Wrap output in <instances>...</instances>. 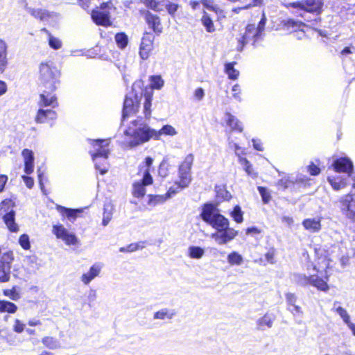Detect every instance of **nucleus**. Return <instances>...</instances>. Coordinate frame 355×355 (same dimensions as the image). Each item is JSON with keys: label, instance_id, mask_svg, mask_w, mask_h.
I'll return each instance as SVG.
<instances>
[{"label": "nucleus", "instance_id": "f257e3e1", "mask_svg": "<svg viewBox=\"0 0 355 355\" xmlns=\"http://www.w3.org/2000/svg\"><path fill=\"white\" fill-rule=\"evenodd\" d=\"M201 217L204 221L217 230L211 234V238L218 245H224L234 239L238 232L229 227V220L218 212L215 205L205 204L202 208Z\"/></svg>", "mask_w": 355, "mask_h": 355}, {"label": "nucleus", "instance_id": "f03ea898", "mask_svg": "<svg viewBox=\"0 0 355 355\" xmlns=\"http://www.w3.org/2000/svg\"><path fill=\"white\" fill-rule=\"evenodd\" d=\"M154 129L141 119L133 120L123 132V143L125 146L133 148L154 139Z\"/></svg>", "mask_w": 355, "mask_h": 355}, {"label": "nucleus", "instance_id": "7ed1b4c3", "mask_svg": "<svg viewBox=\"0 0 355 355\" xmlns=\"http://www.w3.org/2000/svg\"><path fill=\"white\" fill-rule=\"evenodd\" d=\"M46 91V89H44L40 95L38 101L40 109L35 116V121L39 123H49L57 117L56 112L53 110V108L58 105L57 97L52 94L54 91Z\"/></svg>", "mask_w": 355, "mask_h": 355}, {"label": "nucleus", "instance_id": "20e7f679", "mask_svg": "<svg viewBox=\"0 0 355 355\" xmlns=\"http://www.w3.org/2000/svg\"><path fill=\"white\" fill-rule=\"evenodd\" d=\"M60 71L51 61L42 62L39 66L40 84L47 91H55L60 86Z\"/></svg>", "mask_w": 355, "mask_h": 355}, {"label": "nucleus", "instance_id": "39448f33", "mask_svg": "<svg viewBox=\"0 0 355 355\" xmlns=\"http://www.w3.org/2000/svg\"><path fill=\"white\" fill-rule=\"evenodd\" d=\"M92 142L93 150H91L89 153L95 163L96 169L99 171L101 175H104L108 171L107 159L110 154V150L107 148L110 144V140L97 139L92 140Z\"/></svg>", "mask_w": 355, "mask_h": 355}, {"label": "nucleus", "instance_id": "423d86ee", "mask_svg": "<svg viewBox=\"0 0 355 355\" xmlns=\"http://www.w3.org/2000/svg\"><path fill=\"white\" fill-rule=\"evenodd\" d=\"M144 82L141 80L135 81L132 87V92L124 100L123 108V121L128 116L135 114L139 109V101L144 94Z\"/></svg>", "mask_w": 355, "mask_h": 355}, {"label": "nucleus", "instance_id": "0eeeda50", "mask_svg": "<svg viewBox=\"0 0 355 355\" xmlns=\"http://www.w3.org/2000/svg\"><path fill=\"white\" fill-rule=\"evenodd\" d=\"M194 160L193 154L187 155L179 166L178 178L182 187H188L191 181V169Z\"/></svg>", "mask_w": 355, "mask_h": 355}, {"label": "nucleus", "instance_id": "6e6552de", "mask_svg": "<svg viewBox=\"0 0 355 355\" xmlns=\"http://www.w3.org/2000/svg\"><path fill=\"white\" fill-rule=\"evenodd\" d=\"M323 0H302L289 3L286 6L292 7L304 12L320 14L323 6Z\"/></svg>", "mask_w": 355, "mask_h": 355}, {"label": "nucleus", "instance_id": "1a4fd4ad", "mask_svg": "<svg viewBox=\"0 0 355 355\" xmlns=\"http://www.w3.org/2000/svg\"><path fill=\"white\" fill-rule=\"evenodd\" d=\"M342 213L349 219L355 220V193H349L340 200Z\"/></svg>", "mask_w": 355, "mask_h": 355}, {"label": "nucleus", "instance_id": "9d476101", "mask_svg": "<svg viewBox=\"0 0 355 355\" xmlns=\"http://www.w3.org/2000/svg\"><path fill=\"white\" fill-rule=\"evenodd\" d=\"M52 232L57 239L62 240L67 245H76L78 243L76 235L69 232L62 225H53Z\"/></svg>", "mask_w": 355, "mask_h": 355}, {"label": "nucleus", "instance_id": "9b49d317", "mask_svg": "<svg viewBox=\"0 0 355 355\" xmlns=\"http://www.w3.org/2000/svg\"><path fill=\"white\" fill-rule=\"evenodd\" d=\"M260 37L261 35L254 24L248 25L244 35L239 40L238 51H241L244 45L250 42L254 44Z\"/></svg>", "mask_w": 355, "mask_h": 355}, {"label": "nucleus", "instance_id": "f8f14e48", "mask_svg": "<svg viewBox=\"0 0 355 355\" xmlns=\"http://www.w3.org/2000/svg\"><path fill=\"white\" fill-rule=\"evenodd\" d=\"M153 183V178L148 170H145L143 179L135 182L132 185V193L135 198H142L146 193L145 186Z\"/></svg>", "mask_w": 355, "mask_h": 355}, {"label": "nucleus", "instance_id": "ddd939ff", "mask_svg": "<svg viewBox=\"0 0 355 355\" xmlns=\"http://www.w3.org/2000/svg\"><path fill=\"white\" fill-rule=\"evenodd\" d=\"M331 166L335 171L342 173H343V175H347V176L350 175L353 169V164L352 161L346 157H341L335 159Z\"/></svg>", "mask_w": 355, "mask_h": 355}, {"label": "nucleus", "instance_id": "4468645a", "mask_svg": "<svg viewBox=\"0 0 355 355\" xmlns=\"http://www.w3.org/2000/svg\"><path fill=\"white\" fill-rule=\"evenodd\" d=\"M155 37L152 34L146 33L141 39L139 48V56L142 60H147L153 49Z\"/></svg>", "mask_w": 355, "mask_h": 355}, {"label": "nucleus", "instance_id": "2eb2a0df", "mask_svg": "<svg viewBox=\"0 0 355 355\" xmlns=\"http://www.w3.org/2000/svg\"><path fill=\"white\" fill-rule=\"evenodd\" d=\"M314 269L318 273H320V275L324 278V279L319 277L318 275H311V284L316 287L318 290L322 291H327L329 290V286L327 284V282L329 279L327 272L325 270L324 275H323V272L320 270V268H317L316 266H315Z\"/></svg>", "mask_w": 355, "mask_h": 355}, {"label": "nucleus", "instance_id": "dca6fc26", "mask_svg": "<svg viewBox=\"0 0 355 355\" xmlns=\"http://www.w3.org/2000/svg\"><path fill=\"white\" fill-rule=\"evenodd\" d=\"M283 26L285 29L291 32H295L296 37L298 39H302L305 37V33L302 29L305 26V24L300 21L289 19L284 21Z\"/></svg>", "mask_w": 355, "mask_h": 355}, {"label": "nucleus", "instance_id": "f3484780", "mask_svg": "<svg viewBox=\"0 0 355 355\" xmlns=\"http://www.w3.org/2000/svg\"><path fill=\"white\" fill-rule=\"evenodd\" d=\"M102 268L103 266L100 263L93 264L88 272L82 275L80 277L81 282L85 285H88L94 279L100 275Z\"/></svg>", "mask_w": 355, "mask_h": 355}, {"label": "nucleus", "instance_id": "a211bd4d", "mask_svg": "<svg viewBox=\"0 0 355 355\" xmlns=\"http://www.w3.org/2000/svg\"><path fill=\"white\" fill-rule=\"evenodd\" d=\"M8 44L0 38V73H3L8 65Z\"/></svg>", "mask_w": 355, "mask_h": 355}, {"label": "nucleus", "instance_id": "6ab92c4d", "mask_svg": "<svg viewBox=\"0 0 355 355\" xmlns=\"http://www.w3.org/2000/svg\"><path fill=\"white\" fill-rule=\"evenodd\" d=\"M92 18L98 25L109 26L112 24L109 13L105 11L94 10L92 13Z\"/></svg>", "mask_w": 355, "mask_h": 355}, {"label": "nucleus", "instance_id": "aec40b11", "mask_svg": "<svg viewBox=\"0 0 355 355\" xmlns=\"http://www.w3.org/2000/svg\"><path fill=\"white\" fill-rule=\"evenodd\" d=\"M348 177L347 175L329 176L328 182L334 190L338 191L346 187Z\"/></svg>", "mask_w": 355, "mask_h": 355}, {"label": "nucleus", "instance_id": "412c9836", "mask_svg": "<svg viewBox=\"0 0 355 355\" xmlns=\"http://www.w3.org/2000/svg\"><path fill=\"white\" fill-rule=\"evenodd\" d=\"M22 156L24 160V172L31 174L34 170V156L32 150L24 149L22 151Z\"/></svg>", "mask_w": 355, "mask_h": 355}, {"label": "nucleus", "instance_id": "4be33fe9", "mask_svg": "<svg viewBox=\"0 0 355 355\" xmlns=\"http://www.w3.org/2000/svg\"><path fill=\"white\" fill-rule=\"evenodd\" d=\"M146 21L155 33L159 34L162 32L160 19L158 16L148 11L146 14Z\"/></svg>", "mask_w": 355, "mask_h": 355}, {"label": "nucleus", "instance_id": "5701e85b", "mask_svg": "<svg viewBox=\"0 0 355 355\" xmlns=\"http://www.w3.org/2000/svg\"><path fill=\"white\" fill-rule=\"evenodd\" d=\"M275 317L273 314L266 313L263 317L257 320V329L259 330H265L266 328H271Z\"/></svg>", "mask_w": 355, "mask_h": 355}, {"label": "nucleus", "instance_id": "b1692460", "mask_svg": "<svg viewBox=\"0 0 355 355\" xmlns=\"http://www.w3.org/2000/svg\"><path fill=\"white\" fill-rule=\"evenodd\" d=\"M15 211L11 209L3 216V220L10 232H17L19 227L15 221Z\"/></svg>", "mask_w": 355, "mask_h": 355}, {"label": "nucleus", "instance_id": "393cba45", "mask_svg": "<svg viewBox=\"0 0 355 355\" xmlns=\"http://www.w3.org/2000/svg\"><path fill=\"white\" fill-rule=\"evenodd\" d=\"M56 209L59 213H60L62 216H66L69 220H74L78 215L83 211L82 209H70L66 208L61 205H57Z\"/></svg>", "mask_w": 355, "mask_h": 355}, {"label": "nucleus", "instance_id": "a878e982", "mask_svg": "<svg viewBox=\"0 0 355 355\" xmlns=\"http://www.w3.org/2000/svg\"><path fill=\"white\" fill-rule=\"evenodd\" d=\"M225 119L227 125L231 128L232 130H237L240 132L243 131V126L238 119L230 113H226Z\"/></svg>", "mask_w": 355, "mask_h": 355}, {"label": "nucleus", "instance_id": "bb28decb", "mask_svg": "<svg viewBox=\"0 0 355 355\" xmlns=\"http://www.w3.org/2000/svg\"><path fill=\"white\" fill-rule=\"evenodd\" d=\"M154 132L155 140L159 139L162 135L174 136L178 133L175 128L171 125H165L159 130L154 129Z\"/></svg>", "mask_w": 355, "mask_h": 355}, {"label": "nucleus", "instance_id": "cd10ccee", "mask_svg": "<svg viewBox=\"0 0 355 355\" xmlns=\"http://www.w3.org/2000/svg\"><path fill=\"white\" fill-rule=\"evenodd\" d=\"M42 32L45 33L48 35V43L49 46L54 50H59L62 46V42L58 37L51 35V33L45 28L41 30Z\"/></svg>", "mask_w": 355, "mask_h": 355}, {"label": "nucleus", "instance_id": "c85d7f7f", "mask_svg": "<svg viewBox=\"0 0 355 355\" xmlns=\"http://www.w3.org/2000/svg\"><path fill=\"white\" fill-rule=\"evenodd\" d=\"M26 10L33 17H34L36 19H39L41 21H46L50 17L49 12L45 10L35 9L31 7H26Z\"/></svg>", "mask_w": 355, "mask_h": 355}, {"label": "nucleus", "instance_id": "c756f323", "mask_svg": "<svg viewBox=\"0 0 355 355\" xmlns=\"http://www.w3.org/2000/svg\"><path fill=\"white\" fill-rule=\"evenodd\" d=\"M302 225L306 230L313 232H318L321 228L320 220L316 218H307Z\"/></svg>", "mask_w": 355, "mask_h": 355}, {"label": "nucleus", "instance_id": "7c9ffc66", "mask_svg": "<svg viewBox=\"0 0 355 355\" xmlns=\"http://www.w3.org/2000/svg\"><path fill=\"white\" fill-rule=\"evenodd\" d=\"M175 315L173 310L166 308L160 309L154 313L153 318L157 320H171Z\"/></svg>", "mask_w": 355, "mask_h": 355}, {"label": "nucleus", "instance_id": "2f4dec72", "mask_svg": "<svg viewBox=\"0 0 355 355\" xmlns=\"http://www.w3.org/2000/svg\"><path fill=\"white\" fill-rule=\"evenodd\" d=\"M205 254V250L199 246L191 245L188 248L187 255L195 259H201Z\"/></svg>", "mask_w": 355, "mask_h": 355}, {"label": "nucleus", "instance_id": "473e14b6", "mask_svg": "<svg viewBox=\"0 0 355 355\" xmlns=\"http://www.w3.org/2000/svg\"><path fill=\"white\" fill-rule=\"evenodd\" d=\"M14 260L13 252L10 250L3 252L0 259V266L3 267H8V269H11V263Z\"/></svg>", "mask_w": 355, "mask_h": 355}, {"label": "nucleus", "instance_id": "72a5a7b5", "mask_svg": "<svg viewBox=\"0 0 355 355\" xmlns=\"http://www.w3.org/2000/svg\"><path fill=\"white\" fill-rule=\"evenodd\" d=\"M235 62H229L225 65V71L231 80H236L239 76V71L234 67Z\"/></svg>", "mask_w": 355, "mask_h": 355}, {"label": "nucleus", "instance_id": "f704fd0d", "mask_svg": "<svg viewBox=\"0 0 355 355\" xmlns=\"http://www.w3.org/2000/svg\"><path fill=\"white\" fill-rule=\"evenodd\" d=\"M17 311V306L14 303L8 301H0V312L15 313Z\"/></svg>", "mask_w": 355, "mask_h": 355}, {"label": "nucleus", "instance_id": "c9c22d12", "mask_svg": "<svg viewBox=\"0 0 355 355\" xmlns=\"http://www.w3.org/2000/svg\"><path fill=\"white\" fill-rule=\"evenodd\" d=\"M239 162L243 167V169L248 175H250L252 178L257 177V173L253 171L252 164L246 158L239 157Z\"/></svg>", "mask_w": 355, "mask_h": 355}, {"label": "nucleus", "instance_id": "e433bc0d", "mask_svg": "<svg viewBox=\"0 0 355 355\" xmlns=\"http://www.w3.org/2000/svg\"><path fill=\"white\" fill-rule=\"evenodd\" d=\"M201 21L207 32L213 33L215 31L213 21L206 12H204Z\"/></svg>", "mask_w": 355, "mask_h": 355}, {"label": "nucleus", "instance_id": "4c0bfd02", "mask_svg": "<svg viewBox=\"0 0 355 355\" xmlns=\"http://www.w3.org/2000/svg\"><path fill=\"white\" fill-rule=\"evenodd\" d=\"M145 101L144 103V114L145 118L148 119L151 115V101H152V94L148 93H145Z\"/></svg>", "mask_w": 355, "mask_h": 355}, {"label": "nucleus", "instance_id": "58836bf2", "mask_svg": "<svg viewBox=\"0 0 355 355\" xmlns=\"http://www.w3.org/2000/svg\"><path fill=\"white\" fill-rule=\"evenodd\" d=\"M227 262L230 265L240 266L243 262V257L236 252H231L227 256Z\"/></svg>", "mask_w": 355, "mask_h": 355}, {"label": "nucleus", "instance_id": "ea45409f", "mask_svg": "<svg viewBox=\"0 0 355 355\" xmlns=\"http://www.w3.org/2000/svg\"><path fill=\"white\" fill-rule=\"evenodd\" d=\"M148 205L150 206H156L159 204H162L166 202L168 199L164 195H149L148 196Z\"/></svg>", "mask_w": 355, "mask_h": 355}, {"label": "nucleus", "instance_id": "a19ab883", "mask_svg": "<svg viewBox=\"0 0 355 355\" xmlns=\"http://www.w3.org/2000/svg\"><path fill=\"white\" fill-rule=\"evenodd\" d=\"M215 190L216 191L217 197L223 200H228L231 198V194L227 191L224 185L216 186Z\"/></svg>", "mask_w": 355, "mask_h": 355}, {"label": "nucleus", "instance_id": "79ce46f5", "mask_svg": "<svg viewBox=\"0 0 355 355\" xmlns=\"http://www.w3.org/2000/svg\"><path fill=\"white\" fill-rule=\"evenodd\" d=\"M115 42L120 49H124L128 44V35L124 33H119L115 35Z\"/></svg>", "mask_w": 355, "mask_h": 355}, {"label": "nucleus", "instance_id": "37998d69", "mask_svg": "<svg viewBox=\"0 0 355 355\" xmlns=\"http://www.w3.org/2000/svg\"><path fill=\"white\" fill-rule=\"evenodd\" d=\"M243 213L241 211L240 206L236 205L234 209L230 212V216L233 218L234 220L237 223H241L243 220Z\"/></svg>", "mask_w": 355, "mask_h": 355}, {"label": "nucleus", "instance_id": "c03bdc74", "mask_svg": "<svg viewBox=\"0 0 355 355\" xmlns=\"http://www.w3.org/2000/svg\"><path fill=\"white\" fill-rule=\"evenodd\" d=\"M150 80L151 87L155 89H160L164 84V81L160 76H152Z\"/></svg>", "mask_w": 355, "mask_h": 355}, {"label": "nucleus", "instance_id": "a18cd8bd", "mask_svg": "<svg viewBox=\"0 0 355 355\" xmlns=\"http://www.w3.org/2000/svg\"><path fill=\"white\" fill-rule=\"evenodd\" d=\"M141 2L154 11L160 12L162 10V8H160L159 3L156 0H141Z\"/></svg>", "mask_w": 355, "mask_h": 355}, {"label": "nucleus", "instance_id": "49530a36", "mask_svg": "<svg viewBox=\"0 0 355 355\" xmlns=\"http://www.w3.org/2000/svg\"><path fill=\"white\" fill-rule=\"evenodd\" d=\"M42 343L50 349H57L60 347L59 342L52 337H45L42 339Z\"/></svg>", "mask_w": 355, "mask_h": 355}, {"label": "nucleus", "instance_id": "de8ad7c7", "mask_svg": "<svg viewBox=\"0 0 355 355\" xmlns=\"http://www.w3.org/2000/svg\"><path fill=\"white\" fill-rule=\"evenodd\" d=\"M10 278V269L0 266V282H8Z\"/></svg>", "mask_w": 355, "mask_h": 355}, {"label": "nucleus", "instance_id": "09e8293b", "mask_svg": "<svg viewBox=\"0 0 355 355\" xmlns=\"http://www.w3.org/2000/svg\"><path fill=\"white\" fill-rule=\"evenodd\" d=\"M185 187H182L180 185V180L177 181L175 184L170 187L165 194L167 199L171 198L173 195L176 194L178 192H179L180 190L184 189Z\"/></svg>", "mask_w": 355, "mask_h": 355}, {"label": "nucleus", "instance_id": "8fccbe9b", "mask_svg": "<svg viewBox=\"0 0 355 355\" xmlns=\"http://www.w3.org/2000/svg\"><path fill=\"white\" fill-rule=\"evenodd\" d=\"M3 294L14 301H17L20 298V295L17 291L15 287H13L12 289L4 290Z\"/></svg>", "mask_w": 355, "mask_h": 355}, {"label": "nucleus", "instance_id": "3c124183", "mask_svg": "<svg viewBox=\"0 0 355 355\" xmlns=\"http://www.w3.org/2000/svg\"><path fill=\"white\" fill-rule=\"evenodd\" d=\"M336 311L347 325L351 323L350 317L345 309L341 306H338L336 308Z\"/></svg>", "mask_w": 355, "mask_h": 355}, {"label": "nucleus", "instance_id": "603ef678", "mask_svg": "<svg viewBox=\"0 0 355 355\" xmlns=\"http://www.w3.org/2000/svg\"><path fill=\"white\" fill-rule=\"evenodd\" d=\"M14 206V202L10 199H6L0 203V214L10 211L9 209Z\"/></svg>", "mask_w": 355, "mask_h": 355}, {"label": "nucleus", "instance_id": "864d4df0", "mask_svg": "<svg viewBox=\"0 0 355 355\" xmlns=\"http://www.w3.org/2000/svg\"><path fill=\"white\" fill-rule=\"evenodd\" d=\"M232 97L238 102L242 101L241 89L239 84H235L232 88Z\"/></svg>", "mask_w": 355, "mask_h": 355}, {"label": "nucleus", "instance_id": "5fc2aeb1", "mask_svg": "<svg viewBox=\"0 0 355 355\" xmlns=\"http://www.w3.org/2000/svg\"><path fill=\"white\" fill-rule=\"evenodd\" d=\"M258 191L264 203H268L271 199V196L268 189L263 187H258Z\"/></svg>", "mask_w": 355, "mask_h": 355}, {"label": "nucleus", "instance_id": "6e6d98bb", "mask_svg": "<svg viewBox=\"0 0 355 355\" xmlns=\"http://www.w3.org/2000/svg\"><path fill=\"white\" fill-rule=\"evenodd\" d=\"M19 243L21 248L24 250H29L31 244L29 241V236L27 234H22L19 239Z\"/></svg>", "mask_w": 355, "mask_h": 355}, {"label": "nucleus", "instance_id": "4d7b16f0", "mask_svg": "<svg viewBox=\"0 0 355 355\" xmlns=\"http://www.w3.org/2000/svg\"><path fill=\"white\" fill-rule=\"evenodd\" d=\"M295 281L301 285L305 286L308 284H311V276L306 277L304 275H297L296 276Z\"/></svg>", "mask_w": 355, "mask_h": 355}, {"label": "nucleus", "instance_id": "13d9d810", "mask_svg": "<svg viewBox=\"0 0 355 355\" xmlns=\"http://www.w3.org/2000/svg\"><path fill=\"white\" fill-rule=\"evenodd\" d=\"M25 328V324H24L21 320L19 319L15 320V323L13 325V331L17 334H21L24 331Z\"/></svg>", "mask_w": 355, "mask_h": 355}, {"label": "nucleus", "instance_id": "bf43d9fd", "mask_svg": "<svg viewBox=\"0 0 355 355\" xmlns=\"http://www.w3.org/2000/svg\"><path fill=\"white\" fill-rule=\"evenodd\" d=\"M112 218V213L110 211H108L107 207H104V213L102 224L103 226H106Z\"/></svg>", "mask_w": 355, "mask_h": 355}, {"label": "nucleus", "instance_id": "052dcab7", "mask_svg": "<svg viewBox=\"0 0 355 355\" xmlns=\"http://www.w3.org/2000/svg\"><path fill=\"white\" fill-rule=\"evenodd\" d=\"M179 6L176 3L168 1L166 4V8L169 15H173L178 10Z\"/></svg>", "mask_w": 355, "mask_h": 355}, {"label": "nucleus", "instance_id": "680f3d73", "mask_svg": "<svg viewBox=\"0 0 355 355\" xmlns=\"http://www.w3.org/2000/svg\"><path fill=\"white\" fill-rule=\"evenodd\" d=\"M97 298V292L94 288H90L88 291L87 294V300L89 301V305L91 306L92 303H93Z\"/></svg>", "mask_w": 355, "mask_h": 355}, {"label": "nucleus", "instance_id": "e2e57ef3", "mask_svg": "<svg viewBox=\"0 0 355 355\" xmlns=\"http://www.w3.org/2000/svg\"><path fill=\"white\" fill-rule=\"evenodd\" d=\"M291 184V182L288 178H284L278 181L277 186L282 189H286Z\"/></svg>", "mask_w": 355, "mask_h": 355}, {"label": "nucleus", "instance_id": "0e129e2a", "mask_svg": "<svg viewBox=\"0 0 355 355\" xmlns=\"http://www.w3.org/2000/svg\"><path fill=\"white\" fill-rule=\"evenodd\" d=\"M266 23V17L264 13L262 14V17L258 24V26L256 27V29L259 31V33L261 35L262 31L265 28V25Z\"/></svg>", "mask_w": 355, "mask_h": 355}, {"label": "nucleus", "instance_id": "69168bd1", "mask_svg": "<svg viewBox=\"0 0 355 355\" xmlns=\"http://www.w3.org/2000/svg\"><path fill=\"white\" fill-rule=\"evenodd\" d=\"M308 171L312 175H317L320 173V169L313 163L308 166Z\"/></svg>", "mask_w": 355, "mask_h": 355}, {"label": "nucleus", "instance_id": "338daca9", "mask_svg": "<svg viewBox=\"0 0 355 355\" xmlns=\"http://www.w3.org/2000/svg\"><path fill=\"white\" fill-rule=\"evenodd\" d=\"M286 299L287 303L293 306L295 304L296 302V297L293 293H288L286 295Z\"/></svg>", "mask_w": 355, "mask_h": 355}, {"label": "nucleus", "instance_id": "774afa93", "mask_svg": "<svg viewBox=\"0 0 355 355\" xmlns=\"http://www.w3.org/2000/svg\"><path fill=\"white\" fill-rule=\"evenodd\" d=\"M21 178L28 188L31 189L33 187L34 180L32 178L26 175H22Z\"/></svg>", "mask_w": 355, "mask_h": 355}]
</instances>
